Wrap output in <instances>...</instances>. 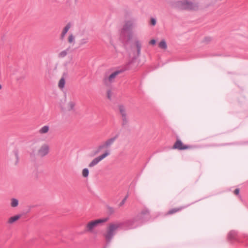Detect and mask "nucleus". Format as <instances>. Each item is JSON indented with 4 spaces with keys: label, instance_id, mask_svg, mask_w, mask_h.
Segmentation results:
<instances>
[{
    "label": "nucleus",
    "instance_id": "obj_3",
    "mask_svg": "<svg viewBox=\"0 0 248 248\" xmlns=\"http://www.w3.org/2000/svg\"><path fill=\"white\" fill-rule=\"evenodd\" d=\"M136 25V19L135 18H131L129 20L126 21L121 31V38L122 39L124 38L126 36V33H128V35L127 40L128 41L130 40L131 38L132 30Z\"/></svg>",
    "mask_w": 248,
    "mask_h": 248
},
{
    "label": "nucleus",
    "instance_id": "obj_18",
    "mask_svg": "<svg viewBox=\"0 0 248 248\" xmlns=\"http://www.w3.org/2000/svg\"><path fill=\"white\" fill-rule=\"evenodd\" d=\"M121 117L122 120V125L123 127H124L128 124V118L127 115Z\"/></svg>",
    "mask_w": 248,
    "mask_h": 248
},
{
    "label": "nucleus",
    "instance_id": "obj_23",
    "mask_svg": "<svg viewBox=\"0 0 248 248\" xmlns=\"http://www.w3.org/2000/svg\"><path fill=\"white\" fill-rule=\"evenodd\" d=\"M65 79L63 77H62L59 82V87L60 89H62L64 87L65 85Z\"/></svg>",
    "mask_w": 248,
    "mask_h": 248
},
{
    "label": "nucleus",
    "instance_id": "obj_20",
    "mask_svg": "<svg viewBox=\"0 0 248 248\" xmlns=\"http://www.w3.org/2000/svg\"><path fill=\"white\" fill-rule=\"evenodd\" d=\"M158 46L159 47L164 49H166L167 48V45L165 40H162L159 42L158 44Z\"/></svg>",
    "mask_w": 248,
    "mask_h": 248
},
{
    "label": "nucleus",
    "instance_id": "obj_28",
    "mask_svg": "<svg viewBox=\"0 0 248 248\" xmlns=\"http://www.w3.org/2000/svg\"><path fill=\"white\" fill-rule=\"evenodd\" d=\"M26 77L25 74L22 75L21 76L17 77L16 80L17 81H22Z\"/></svg>",
    "mask_w": 248,
    "mask_h": 248
},
{
    "label": "nucleus",
    "instance_id": "obj_33",
    "mask_svg": "<svg viewBox=\"0 0 248 248\" xmlns=\"http://www.w3.org/2000/svg\"><path fill=\"white\" fill-rule=\"evenodd\" d=\"M156 19L154 18H152L151 20V24L153 26H155L156 24Z\"/></svg>",
    "mask_w": 248,
    "mask_h": 248
},
{
    "label": "nucleus",
    "instance_id": "obj_19",
    "mask_svg": "<svg viewBox=\"0 0 248 248\" xmlns=\"http://www.w3.org/2000/svg\"><path fill=\"white\" fill-rule=\"evenodd\" d=\"M110 154V151L109 150H107L105 151V152L102 155L97 156L98 158V159L101 161L102 160H103L104 158L108 156Z\"/></svg>",
    "mask_w": 248,
    "mask_h": 248
},
{
    "label": "nucleus",
    "instance_id": "obj_22",
    "mask_svg": "<svg viewBox=\"0 0 248 248\" xmlns=\"http://www.w3.org/2000/svg\"><path fill=\"white\" fill-rule=\"evenodd\" d=\"M18 205V201L16 198H12L11 199V205L13 207H16Z\"/></svg>",
    "mask_w": 248,
    "mask_h": 248
},
{
    "label": "nucleus",
    "instance_id": "obj_15",
    "mask_svg": "<svg viewBox=\"0 0 248 248\" xmlns=\"http://www.w3.org/2000/svg\"><path fill=\"white\" fill-rule=\"evenodd\" d=\"M135 45L137 51V56H139L140 54L141 45L139 40H137L135 41Z\"/></svg>",
    "mask_w": 248,
    "mask_h": 248
},
{
    "label": "nucleus",
    "instance_id": "obj_31",
    "mask_svg": "<svg viewBox=\"0 0 248 248\" xmlns=\"http://www.w3.org/2000/svg\"><path fill=\"white\" fill-rule=\"evenodd\" d=\"M111 96H112V92L110 90H108L107 91V97L108 99L109 100H111Z\"/></svg>",
    "mask_w": 248,
    "mask_h": 248
},
{
    "label": "nucleus",
    "instance_id": "obj_14",
    "mask_svg": "<svg viewBox=\"0 0 248 248\" xmlns=\"http://www.w3.org/2000/svg\"><path fill=\"white\" fill-rule=\"evenodd\" d=\"M236 232L234 231H231L228 235V239L229 240H234L236 239Z\"/></svg>",
    "mask_w": 248,
    "mask_h": 248
},
{
    "label": "nucleus",
    "instance_id": "obj_17",
    "mask_svg": "<svg viewBox=\"0 0 248 248\" xmlns=\"http://www.w3.org/2000/svg\"><path fill=\"white\" fill-rule=\"evenodd\" d=\"M100 161L98 159V158L97 157L94 158L89 164L88 166L90 168H92L97 165Z\"/></svg>",
    "mask_w": 248,
    "mask_h": 248
},
{
    "label": "nucleus",
    "instance_id": "obj_5",
    "mask_svg": "<svg viewBox=\"0 0 248 248\" xmlns=\"http://www.w3.org/2000/svg\"><path fill=\"white\" fill-rule=\"evenodd\" d=\"M119 136V134H117L114 137L107 140L98 146L96 152L98 153L103 149L110 148Z\"/></svg>",
    "mask_w": 248,
    "mask_h": 248
},
{
    "label": "nucleus",
    "instance_id": "obj_32",
    "mask_svg": "<svg viewBox=\"0 0 248 248\" xmlns=\"http://www.w3.org/2000/svg\"><path fill=\"white\" fill-rule=\"evenodd\" d=\"M108 209L110 214H113L114 212V209L112 207L108 206Z\"/></svg>",
    "mask_w": 248,
    "mask_h": 248
},
{
    "label": "nucleus",
    "instance_id": "obj_24",
    "mask_svg": "<svg viewBox=\"0 0 248 248\" xmlns=\"http://www.w3.org/2000/svg\"><path fill=\"white\" fill-rule=\"evenodd\" d=\"M68 49H66V50H63L62 51H61L59 54V57L60 58H64L65 57L67 54V51H68Z\"/></svg>",
    "mask_w": 248,
    "mask_h": 248
},
{
    "label": "nucleus",
    "instance_id": "obj_4",
    "mask_svg": "<svg viewBox=\"0 0 248 248\" xmlns=\"http://www.w3.org/2000/svg\"><path fill=\"white\" fill-rule=\"evenodd\" d=\"M172 6L180 11L186 10L190 11L194 9V3L189 0H181L174 1Z\"/></svg>",
    "mask_w": 248,
    "mask_h": 248
},
{
    "label": "nucleus",
    "instance_id": "obj_9",
    "mask_svg": "<svg viewBox=\"0 0 248 248\" xmlns=\"http://www.w3.org/2000/svg\"><path fill=\"white\" fill-rule=\"evenodd\" d=\"M49 151V147L46 144L43 145L38 150V153L39 155L41 157H43L46 155Z\"/></svg>",
    "mask_w": 248,
    "mask_h": 248
},
{
    "label": "nucleus",
    "instance_id": "obj_7",
    "mask_svg": "<svg viewBox=\"0 0 248 248\" xmlns=\"http://www.w3.org/2000/svg\"><path fill=\"white\" fill-rule=\"evenodd\" d=\"M107 220L108 219L105 218L103 219H96L89 222L87 225V231L91 232L92 230L98 224L101 223L105 222L107 221Z\"/></svg>",
    "mask_w": 248,
    "mask_h": 248
},
{
    "label": "nucleus",
    "instance_id": "obj_27",
    "mask_svg": "<svg viewBox=\"0 0 248 248\" xmlns=\"http://www.w3.org/2000/svg\"><path fill=\"white\" fill-rule=\"evenodd\" d=\"M88 41V38H83V39H82L80 41V45H83L84 44H85L86 43H87Z\"/></svg>",
    "mask_w": 248,
    "mask_h": 248
},
{
    "label": "nucleus",
    "instance_id": "obj_38",
    "mask_svg": "<svg viewBox=\"0 0 248 248\" xmlns=\"http://www.w3.org/2000/svg\"><path fill=\"white\" fill-rule=\"evenodd\" d=\"M104 248H106V247Z\"/></svg>",
    "mask_w": 248,
    "mask_h": 248
},
{
    "label": "nucleus",
    "instance_id": "obj_6",
    "mask_svg": "<svg viewBox=\"0 0 248 248\" xmlns=\"http://www.w3.org/2000/svg\"><path fill=\"white\" fill-rule=\"evenodd\" d=\"M137 217H139V221H142L141 222V224L142 225L143 223L149 220L150 218L149 211L146 209H144L140 212V213L138 214Z\"/></svg>",
    "mask_w": 248,
    "mask_h": 248
},
{
    "label": "nucleus",
    "instance_id": "obj_35",
    "mask_svg": "<svg viewBox=\"0 0 248 248\" xmlns=\"http://www.w3.org/2000/svg\"><path fill=\"white\" fill-rule=\"evenodd\" d=\"M211 40V37H205L204 38V41L205 42H209Z\"/></svg>",
    "mask_w": 248,
    "mask_h": 248
},
{
    "label": "nucleus",
    "instance_id": "obj_30",
    "mask_svg": "<svg viewBox=\"0 0 248 248\" xmlns=\"http://www.w3.org/2000/svg\"><path fill=\"white\" fill-rule=\"evenodd\" d=\"M127 197H128V195H126V196L124 198V199L121 201V202L120 203V204H119V206H123V205L124 204V203H125V201H126V199H127Z\"/></svg>",
    "mask_w": 248,
    "mask_h": 248
},
{
    "label": "nucleus",
    "instance_id": "obj_29",
    "mask_svg": "<svg viewBox=\"0 0 248 248\" xmlns=\"http://www.w3.org/2000/svg\"><path fill=\"white\" fill-rule=\"evenodd\" d=\"M14 154H15V157L16 158V164H17V163L18 162V161H19V157H18V152L16 150H15L14 151Z\"/></svg>",
    "mask_w": 248,
    "mask_h": 248
},
{
    "label": "nucleus",
    "instance_id": "obj_1",
    "mask_svg": "<svg viewBox=\"0 0 248 248\" xmlns=\"http://www.w3.org/2000/svg\"><path fill=\"white\" fill-rule=\"evenodd\" d=\"M138 217H139L136 216L132 219L126 220L124 222L110 224L106 232L104 234V236L107 241V244H108V243L110 242L115 234V231L118 228L127 230L135 229L141 226V222L142 221H139V218Z\"/></svg>",
    "mask_w": 248,
    "mask_h": 248
},
{
    "label": "nucleus",
    "instance_id": "obj_21",
    "mask_svg": "<svg viewBox=\"0 0 248 248\" xmlns=\"http://www.w3.org/2000/svg\"><path fill=\"white\" fill-rule=\"evenodd\" d=\"M49 128L48 125H45L39 130V132L41 134L46 133L48 131Z\"/></svg>",
    "mask_w": 248,
    "mask_h": 248
},
{
    "label": "nucleus",
    "instance_id": "obj_26",
    "mask_svg": "<svg viewBox=\"0 0 248 248\" xmlns=\"http://www.w3.org/2000/svg\"><path fill=\"white\" fill-rule=\"evenodd\" d=\"M68 42L70 43H75V37L73 34L69 35L68 37Z\"/></svg>",
    "mask_w": 248,
    "mask_h": 248
},
{
    "label": "nucleus",
    "instance_id": "obj_10",
    "mask_svg": "<svg viewBox=\"0 0 248 248\" xmlns=\"http://www.w3.org/2000/svg\"><path fill=\"white\" fill-rule=\"evenodd\" d=\"M118 109H119V113L121 115V117L127 115L126 110L124 105H119L118 106Z\"/></svg>",
    "mask_w": 248,
    "mask_h": 248
},
{
    "label": "nucleus",
    "instance_id": "obj_34",
    "mask_svg": "<svg viewBox=\"0 0 248 248\" xmlns=\"http://www.w3.org/2000/svg\"><path fill=\"white\" fill-rule=\"evenodd\" d=\"M155 43H156V40L155 39H152L150 42V44L151 45H155Z\"/></svg>",
    "mask_w": 248,
    "mask_h": 248
},
{
    "label": "nucleus",
    "instance_id": "obj_2",
    "mask_svg": "<svg viewBox=\"0 0 248 248\" xmlns=\"http://www.w3.org/2000/svg\"><path fill=\"white\" fill-rule=\"evenodd\" d=\"M135 59L133 58L128 62L123 68L116 70L111 73L108 77L104 78L103 79L104 84L107 86H108L110 83L114 81L115 78L119 74L122 73L126 70L133 68L135 67Z\"/></svg>",
    "mask_w": 248,
    "mask_h": 248
},
{
    "label": "nucleus",
    "instance_id": "obj_12",
    "mask_svg": "<svg viewBox=\"0 0 248 248\" xmlns=\"http://www.w3.org/2000/svg\"><path fill=\"white\" fill-rule=\"evenodd\" d=\"M76 103L73 101H70L67 104V109L68 111H74Z\"/></svg>",
    "mask_w": 248,
    "mask_h": 248
},
{
    "label": "nucleus",
    "instance_id": "obj_25",
    "mask_svg": "<svg viewBox=\"0 0 248 248\" xmlns=\"http://www.w3.org/2000/svg\"><path fill=\"white\" fill-rule=\"evenodd\" d=\"M89 171L87 168H84L82 170V174L84 177H87L89 175Z\"/></svg>",
    "mask_w": 248,
    "mask_h": 248
},
{
    "label": "nucleus",
    "instance_id": "obj_36",
    "mask_svg": "<svg viewBox=\"0 0 248 248\" xmlns=\"http://www.w3.org/2000/svg\"><path fill=\"white\" fill-rule=\"evenodd\" d=\"M234 192L235 194L238 195L239 193V189L238 188L235 189Z\"/></svg>",
    "mask_w": 248,
    "mask_h": 248
},
{
    "label": "nucleus",
    "instance_id": "obj_37",
    "mask_svg": "<svg viewBox=\"0 0 248 248\" xmlns=\"http://www.w3.org/2000/svg\"><path fill=\"white\" fill-rule=\"evenodd\" d=\"M1 88H2V86H1V85L0 84V90H1Z\"/></svg>",
    "mask_w": 248,
    "mask_h": 248
},
{
    "label": "nucleus",
    "instance_id": "obj_13",
    "mask_svg": "<svg viewBox=\"0 0 248 248\" xmlns=\"http://www.w3.org/2000/svg\"><path fill=\"white\" fill-rule=\"evenodd\" d=\"M70 26V24L68 23L64 28L61 35V39H63L64 38L66 33L68 32V30H69Z\"/></svg>",
    "mask_w": 248,
    "mask_h": 248
},
{
    "label": "nucleus",
    "instance_id": "obj_11",
    "mask_svg": "<svg viewBox=\"0 0 248 248\" xmlns=\"http://www.w3.org/2000/svg\"><path fill=\"white\" fill-rule=\"evenodd\" d=\"M188 206V205H186V206H182V207H180L179 208L171 209L168 211V212L167 213V214L171 215V214H174V213H175L178 211H180L181 210L187 207Z\"/></svg>",
    "mask_w": 248,
    "mask_h": 248
},
{
    "label": "nucleus",
    "instance_id": "obj_8",
    "mask_svg": "<svg viewBox=\"0 0 248 248\" xmlns=\"http://www.w3.org/2000/svg\"><path fill=\"white\" fill-rule=\"evenodd\" d=\"M190 147L186 145H184L182 141L177 139L175 143L173 146L172 148L174 149H178L179 150H184L189 149Z\"/></svg>",
    "mask_w": 248,
    "mask_h": 248
},
{
    "label": "nucleus",
    "instance_id": "obj_16",
    "mask_svg": "<svg viewBox=\"0 0 248 248\" xmlns=\"http://www.w3.org/2000/svg\"><path fill=\"white\" fill-rule=\"evenodd\" d=\"M20 217V215H17L14 217H12L9 219V220L8 221V223L9 224H12L16 221Z\"/></svg>",
    "mask_w": 248,
    "mask_h": 248
}]
</instances>
